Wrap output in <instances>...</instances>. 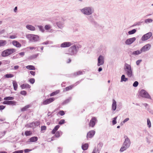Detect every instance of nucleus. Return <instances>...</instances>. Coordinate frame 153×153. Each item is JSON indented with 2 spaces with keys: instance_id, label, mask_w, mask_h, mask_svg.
I'll list each match as a JSON object with an SVG mask.
<instances>
[{
  "instance_id": "1",
  "label": "nucleus",
  "mask_w": 153,
  "mask_h": 153,
  "mask_svg": "<svg viewBox=\"0 0 153 153\" xmlns=\"http://www.w3.org/2000/svg\"><path fill=\"white\" fill-rule=\"evenodd\" d=\"M16 51V49L14 48L8 49L3 51L1 55L3 57H6L15 52Z\"/></svg>"
},
{
  "instance_id": "2",
  "label": "nucleus",
  "mask_w": 153,
  "mask_h": 153,
  "mask_svg": "<svg viewBox=\"0 0 153 153\" xmlns=\"http://www.w3.org/2000/svg\"><path fill=\"white\" fill-rule=\"evenodd\" d=\"M125 141L120 150V151L121 152H123L124 151L126 150V149L130 145V140L127 138V137H125Z\"/></svg>"
},
{
  "instance_id": "3",
  "label": "nucleus",
  "mask_w": 153,
  "mask_h": 153,
  "mask_svg": "<svg viewBox=\"0 0 153 153\" xmlns=\"http://www.w3.org/2000/svg\"><path fill=\"white\" fill-rule=\"evenodd\" d=\"M124 69L126 74L129 77H131L133 75L132 71L130 65L126 63L125 65Z\"/></svg>"
},
{
  "instance_id": "4",
  "label": "nucleus",
  "mask_w": 153,
  "mask_h": 153,
  "mask_svg": "<svg viewBox=\"0 0 153 153\" xmlns=\"http://www.w3.org/2000/svg\"><path fill=\"white\" fill-rule=\"evenodd\" d=\"M28 39L31 41H36L39 40V37L36 35L33 34H28L26 36Z\"/></svg>"
},
{
  "instance_id": "5",
  "label": "nucleus",
  "mask_w": 153,
  "mask_h": 153,
  "mask_svg": "<svg viewBox=\"0 0 153 153\" xmlns=\"http://www.w3.org/2000/svg\"><path fill=\"white\" fill-rule=\"evenodd\" d=\"M81 11L85 14L89 15L92 13V10L90 8L88 7L82 9Z\"/></svg>"
},
{
  "instance_id": "6",
  "label": "nucleus",
  "mask_w": 153,
  "mask_h": 153,
  "mask_svg": "<svg viewBox=\"0 0 153 153\" xmlns=\"http://www.w3.org/2000/svg\"><path fill=\"white\" fill-rule=\"evenodd\" d=\"M140 95L142 97L148 98L149 96L148 93L145 90H142L140 92Z\"/></svg>"
},
{
  "instance_id": "7",
  "label": "nucleus",
  "mask_w": 153,
  "mask_h": 153,
  "mask_svg": "<svg viewBox=\"0 0 153 153\" xmlns=\"http://www.w3.org/2000/svg\"><path fill=\"white\" fill-rule=\"evenodd\" d=\"M152 34L151 32H149L143 36L141 38L142 41H145L149 39L152 36Z\"/></svg>"
},
{
  "instance_id": "8",
  "label": "nucleus",
  "mask_w": 153,
  "mask_h": 153,
  "mask_svg": "<svg viewBox=\"0 0 153 153\" xmlns=\"http://www.w3.org/2000/svg\"><path fill=\"white\" fill-rule=\"evenodd\" d=\"M97 121V118L95 117H93L91 119L89 123V126L91 127H94L95 124L96 122Z\"/></svg>"
},
{
  "instance_id": "9",
  "label": "nucleus",
  "mask_w": 153,
  "mask_h": 153,
  "mask_svg": "<svg viewBox=\"0 0 153 153\" xmlns=\"http://www.w3.org/2000/svg\"><path fill=\"white\" fill-rule=\"evenodd\" d=\"M104 62V58L102 56H100L98 59L97 65L99 66L102 65Z\"/></svg>"
},
{
  "instance_id": "10",
  "label": "nucleus",
  "mask_w": 153,
  "mask_h": 153,
  "mask_svg": "<svg viewBox=\"0 0 153 153\" xmlns=\"http://www.w3.org/2000/svg\"><path fill=\"white\" fill-rule=\"evenodd\" d=\"M55 100V98L53 97L50 98L44 101L43 102V105H46L50 103Z\"/></svg>"
},
{
  "instance_id": "11",
  "label": "nucleus",
  "mask_w": 153,
  "mask_h": 153,
  "mask_svg": "<svg viewBox=\"0 0 153 153\" xmlns=\"http://www.w3.org/2000/svg\"><path fill=\"white\" fill-rule=\"evenodd\" d=\"M151 47V45L149 44H148L145 45V46L143 47L141 49L142 52H145L146 51L148 50H149V49Z\"/></svg>"
},
{
  "instance_id": "12",
  "label": "nucleus",
  "mask_w": 153,
  "mask_h": 153,
  "mask_svg": "<svg viewBox=\"0 0 153 153\" xmlns=\"http://www.w3.org/2000/svg\"><path fill=\"white\" fill-rule=\"evenodd\" d=\"M136 40L135 37H133L127 39L125 43L126 45H130L132 43Z\"/></svg>"
},
{
  "instance_id": "13",
  "label": "nucleus",
  "mask_w": 153,
  "mask_h": 153,
  "mask_svg": "<svg viewBox=\"0 0 153 153\" xmlns=\"http://www.w3.org/2000/svg\"><path fill=\"white\" fill-rule=\"evenodd\" d=\"M95 133V131L94 130H92L89 131L87 134V137L88 139V138H91L92 137Z\"/></svg>"
},
{
  "instance_id": "14",
  "label": "nucleus",
  "mask_w": 153,
  "mask_h": 153,
  "mask_svg": "<svg viewBox=\"0 0 153 153\" xmlns=\"http://www.w3.org/2000/svg\"><path fill=\"white\" fill-rule=\"evenodd\" d=\"M72 45L71 42H64L62 43L61 45V46L62 47L65 48L68 47Z\"/></svg>"
},
{
  "instance_id": "15",
  "label": "nucleus",
  "mask_w": 153,
  "mask_h": 153,
  "mask_svg": "<svg viewBox=\"0 0 153 153\" xmlns=\"http://www.w3.org/2000/svg\"><path fill=\"white\" fill-rule=\"evenodd\" d=\"M76 48L75 46H73L71 47L69 49L70 51V54L71 55H72L74 54L75 51H76Z\"/></svg>"
},
{
  "instance_id": "16",
  "label": "nucleus",
  "mask_w": 153,
  "mask_h": 153,
  "mask_svg": "<svg viewBox=\"0 0 153 153\" xmlns=\"http://www.w3.org/2000/svg\"><path fill=\"white\" fill-rule=\"evenodd\" d=\"M13 45L17 47L20 48L21 47V44L16 41L14 40L13 41Z\"/></svg>"
},
{
  "instance_id": "17",
  "label": "nucleus",
  "mask_w": 153,
  "mask_h": 153,
  "mask_svg": "<svg viewBox=\"0 0 153 153\" xmlns=\"http://www.w3.org/2000/svg\"><path fill=\"white\" fill-rule=\"evenodd\" d=\"M142 51L141 50H138L133 52L132 53L131 52L130 53V54L134 55H138L142 53Z\"/></svg>"
},
{
  "instance_id": "18",
  "label": "nucleus",
  "mask_w": 153,
  "mask_h": 153,
  "mask_svg": "<svg viewBox=\"0 0 153 153\" xmlns=\"http://www.w3.org/2000/svg\"><path fill=\"white\" fill-rule=\"evenodd\" d=\"M21 87L22 89L27 88H30V86L27 84H24L21 85Z\"/></svg>"
},
{
  "instance_id": "19",
  "label": "nucleus",
  "mask_w": 153,
  "mask_h": 153,
  "mask_svg": "<svg viewBox=\"0 0 153 153\" xmlns=\"http://www.w3.org/2000/svg\"><path fill=\"white\" fill-rule=\"evenodd\" d=\"M13 84L14 90L16 91L18 88L17 82L16 81L13 80Z\"/></svg>"
},
{
  "instance_id": "20",
  "label": "nucleus",
  "mask_w": 153,
  "mask_h": 153,
  "mask_svg": "<svg viewBox=\"0 0 153 153\" xmlns=\"http://www.w3.org/2000/svg\"><path fill=\"white\" fill-rule=\"evenodd\" d=\"M112 109L113 110H115L116 108V102L114 100H113V103L112 104Z\"/></svg>"
},
{
  "instance_id": "21",
  "label": "nucleus",
  "mask_w": 153,
  "mask_h": 153,
  "mask_svg": "<svg viewBox=\"0 0 153 153\" xmlns=\"http://www.w3.org/2000/svg\"><path fill=\"white\" fill-rule=\"evenodd\" d=\"M60 126L59 125H57L54 128L53 130L51 131V133L53 134H55L56 131H57V130L59 129V128Z\"/></svg>"
},
{
  "instance_id": "22",
  "label": "nucleus",
  "mask_w": 153,
  "mask_h": 153,
  "mask_svg": "<svg viewBox=\"0 0 153 153\" xmlns=\"http://www.w3.org/2000/svg\"><path fill=\"white\" fill-rule=\"evenodd\" d=\"M37 140L38 138L36 137H33L29 139V141L30 142H34L36 141Z\"/></svg>"
},
{
  "instance_id": "23",
  "label": "nucleus",
  "mask_w": 153,
  "mask_h": 153,
  "mask_svg": "<svg viewBox=\"0 0 153 153\" xmlns=\"http://www.w3.org/2000/svg\"><path fill=\"white\" fill-rule=\"evenodd\" d=\"M26 27L28 30H34L35 28L33 26L30 25H28L26 26Z\"/></svg>"
},
{
  "instance_id": "24",
  "label": "nucleus",
  "mask_w": 153,
  "mask_h": 153,
  "mask_svg": "<svg viewBox=\"0 0 153 153\" xmlns=\"http://www.w3.org/2000/svg\"><path fill=\"white\" fill-rule=\"evenodd\" d=\"M7 44V41L4 40H0V47L4 46Z\"/></svg>"
},
{
  "instance_id": "25",
  "label": "nucleus",
  "mask_w": 153,
  "mask_h": 153,
  "mask_svg": "<svg viewBox=\"0 0 153 153\" xmlns=\"http://www.w3.org/2000/svg\"><path fill=\"white\" fill-rule=\"evenodd\" d=\"M88 143H85L82 146V148L83 150H87L88 148Z\"/></svg>"
},
{
  "instance_id": "26",
  "label": "nucleus",
  "mask_w": 153,
  "mask_h": 153,
  "mask_svg": "<svg viewBox=\"0 0 153 153\" xmlns=\"http://www.w3.org/2000/svg\"><path fill=\"white\" fill-rule=\"evenodd\" d=\"M26 68L29 70H35V68L33 65H29L26 66Z\"/></svg>"
},
{
  "instance_id": "27",
  "label": "nucleus",
  "mask_w": 153,
  "mask_h": 153,
  "mask_svg": "<svg viewBox=\"0 0 153 153\" xmlns=\"http://www.w3.org/2000/svg\"><path fill=\"white\" fill-rule=\"evenodd\" d=\"M16 104V102L14 101H8L7 105H15Z\"/></svg>"
},
{
  "instance_id": "28",
  "label": "nucleus",
  "mask_w": 153,
  "mask_h": 153,
  "mask_svg": "<svg viewBox=\"0 0 153 153\" xmlns=\"http://www.w3.org/2000/svg\"><path fill=\"white\" fill-rule=\"evenodd\" d=\"M13 75L12 74H6L4 76V77L6 78H9L12 77H13Z\"/></svg>"
},
{
  "instance_id": "29",
  "label": "nucleus",
  "mask_w": 153,
  "mask_h": 153,
  "mask_svg": "<svg viewBox=\"0 0 153 153\" xmlns=\"http://www.w3.org/2000/svg\"><path fill=\"white\" fill-rule=\"evenodd\" d=\"M128 80V78H126L124 75H123L121 77V82L126 81Z\"/></svg>"
},
{
  "instance_id": "30",
  "label": "nucleus",
  "mask_w": 153,
  "mask_h": 153,
  "mask_svg": "<svg viewBox=\"0 0 153 153\" xmlns=\"http://www.w3.org/2000/svg\"><path fill=\"white\" fill-rule=\"evenodd\" d=\"M30 105H27L25 107H23L21 109V111H26L27 108H30Z\"/></svg>"
},
{
  "instance_id": "31",
  "label": "nucleus",
  "mask_w": 153,
  "mask_h": 153,
  "mask_svg": "<svg viewBox=\"0 0 153 153\" xmlns=\"http://www.w3.org/2000/svg\"><path fill=\"white\" fill-rule=\"evenodd\" d=\"M59 90L56 91H55L53 92L50 94V96L51 97L55 95H56L57 94H58L59 93Z\"/></svg>"
},
{
  "instance_id": "32",
  "label": "nucleus",
  "mask_w": 153,
  "mask_h": 153,
  "mask_svg": "<svg viewBox=\"0 0 153 153\" xmlns=\"http://www.w3.org/2000/svg\"><path fill=\"white\" fill-rule=\"evenodd\" d=\"M39 124V122H36L34 123H32L30 124V127L33 126H38Z\"/></svg>"
},
{
  "instance_id": "33",
  "label": "nucleus",
  "mask_w": 153,
  "mask_h": 153,
  "mask_svg": "<svg viewBox=\"0 0 153 153\" xmlns=\"http://www.w3.org/2000/svg\"><path fill=\"white\" fill-rule=\"evenodd\" d=\"M55 136L56 137H59L60 135L62 134V132H59V131H57L55 133Z\"/></svg>"
},
{
  "instance_id": "34",
  "label": "nucleus",
  "mask_w": 153,
  "mask_h": 153,
  "mask_svg": "<svg viewBox=\"0 0 153 153\" xmlns=\"http://www.w3.org/2000/svg\"><path fill=\"white\" fill-rule=\"evenodd\" d=\"M32 134V132L31 131H27L25 132V134L27 136L30 135Z\"/></svg>"
},
{
  "instance_id": "35",
  "label": "nucleus",
  "mask_w": 153,
  "mask_h": 153,
  "mask_svg": "<svg viewBox=\"0 0 153 153\" xmlns=\"http://www.w3.org/2000/svg\"><path fill=\"white\" fill-rule=\"evenodd\" d=\"M14 98L13 97H7L4 98V100H13Z\"/></svg>"
},
{
  "instance_id": "36",
  "label": "nucleus",
  "mask_w": 153,
  "mask_h": 153,
  "mask_svg": "<svg viewBox=\"0 0 153 153\" xmlns=\"http://www.w3.org/2000/svg\"><path fill=\"white\" fill-rule=\"evenodd\" d=\"M74 86L73 85H71L69 86L68 87H66L65 88V90L66 91H68L72 89V88Z\"/></svg>"
},
{
  "instance_id": "37",
  "label": "nucleus",
  "mask_w": 153,
  "mask_h": 153,
  "mask_svg": "<svg viewBox=\"0 0 153 153\" xmlns=\"http://www.w3.org/2000/svg\"><path fill=\"white\" fill-rule=\"evenodd\" d=\"M136 32V30L135 29H133L129 31L128 33L129 34H132L135 33Z\"/></svg>"
},
{
  "instance_id": "38",
  "label": "nucleus",
  "mask_w": 153,
  "mask_h": 153,
  "mask_svg": "<svg viewBox=\"0 0 153 153\" xmlns=\"http://www.w3.org/2000/svg\"><path fill=\"white\" fill-rule=\"evenodd\" d=\"M147 125L149 128H150L151 126V123L149 119H148L147 120Z\"/></svg>"
},
{
  "instance_id": "39",
  "label": "nucleus",
  "mask_w": 153,
  "mask_h": 153,
  "mask_svg": "<svg viewBox=\"0 0 153 153\" xmlns=\"http://www.w3.org/2000/svg\"><path fill=\"white\" fill-rule=\"evenodd\" d=\"M117 117H115L113 118V120L112 121V123L113 125L115 124L116 123V119H117Z\"/></svg>"
},
{
  "instance_id": "40",
  "label": "nucleus",
  "mask_w": 153,
  "mask_h": 153,
  "mask_svg": "<svg viewBox=\"0 0 153 153\" xmlns=\"http://www.w3.org/2000/svg\"><path fill=\"white\" fill-rule=\"evenodd\" d=\"M71 100V98H69V99H68L66 100H65L63 102V104H66V103H68Z\"/></svg>"
},
{
  "instance_id": "41",
  "label": "nucleus",
  "mask_w": 153,
  "mask_h": 153,
  "mask_svg": "<svg viewBox=\"0 0 153 153\" xmlns=\"http://www.w3.org/2000/svg\"><path fill=\"white\" fill-rule=\"evenodd\" d=\"M82 71H79L78 72H77L76 73H75L74 74L75 76L78 75H81L82 74Z\"/></svg>"
},
{
  "instance_id": "42",
  "label": "nucleus",
  "mask_w": 153,
  "mask_h": 153,
  "mask_svg": "<svg viewBox=\"0 0 153 153\" xmlns=\"http://www.w3.org/2000/svg\"><path fill=\"white\" fill-rule=\"evenodd\" d=\"M45 28L46 30H48L51 28V27L50 25H46L45 26Z\"/></svg>"
},
{
  "instance_id": "43",
  "label": "nucleus",
  "mask_w": 153,
  "mask_h": 153,
  "mask_svg": "<svg viewBox=\"0 0 153 153\" xmlns=\"http://www.w3.org/2000/svg\"><path fill=\"white\" fill-rule=\"evenodd\" d=\"M57 25L59 28H61L62 27V24H61L60 22H58L57 23Z\"/></svg>"
},
{
  "instance_id": "44",
  "label": "nucleus",
  "mask_w": 153,
  "mask_h": 153,
  "mask_svg": "<svg viewBox=\"0 0 153 153\" xmlns=\"http://www.w3.org/2000/svg\"><path fill=\"white\" fill-rule=\"evenodd\" d=\"M23 150H19L15 151L13 152V153H23Z\"/></svg>"
},
{
  "instance_id": "45",
  "label": "nucleus",
  "mask_w": 153,
  "mask_h": 153,
  "mask_svg": "<svg viewBox=\"0 0 153 153\" xmlns=\"http://www.w3.org/2000/svg\"><path fill=\"white\" fill-rule=\"evenodd\" d=\"M59 114L63 116L65 114V113L63 111H61L59 112Z\"/></svg>"
},
{
  "instance_id": "46",
  "label": "nucleus",
  "mask_w": 153,
  "mask_h": 153,
  "mask_svg": "<svg viewBox=\"0 0 153 153\" xmlns=\"http://www.w3.org/2000/svg\"><path fill=\"white\" fill-rule=\"evenodd\" d=\"M29 81L31 84H33L35 82V79L33 78H31L29 80Z\"/></svg>"
},
{
  "instance_id": "47",
  "label": "nucleus",
  "mask_w": 153,
  "mask_h": 153,
  "mask_svg": "<svg viewBox=\"0 0 153 153\" xmlns=\"http://www.w3.org/2000/svg\"><path fill=\"white\" fill-rule=\"evenodd\" d=\"M138 84V83L137 81L135 82L133 84V86L134 87H137Z\"/></svg>"
},
{
  "instance_id": "48",
  "label": "nucleus",
  "mask_w": 153,
  "mask_h": 153,
  "mask_svg": "<svg viewBox=\"0 0 153 153\" xmlns=\"http://www.w3.org/2000/svg\"><path fill=\"white\" fill-rule=\"evenodd\" d=\"M65 123V120H61L59 122V124L60 125H61L64 123Z\"/></svg>"
},
{
  "instance_id": "49",
  "label": "nucleus",
  "mask_w": 153,
  "mask_h": 153,
  "mask_svg": "<svg viewBox=\"0 0 153 153\" xmlns=\"http://www.w3.org/2000/svg\"><path fill=\"white\" fill-rule=\"evenodd\" d=\"M26 92L24 91H22L20 92V94L22 95H25L26 94Z\"/></svg>"
},
{
  "instance_id": "50",
  "label": "nucleus",
  "mask_w": 153,
  "mask_h": 153,
  "mask_svg": "<svg viewBox=\"0 0 153 153\" xmlns=\"http://www.w3.org/2000/svg\"><path fill=\"white\" fill-rule=\"evenodd\" d=\"M152 20L151 19H148L145 20V22L146 23L150 22H152Z\"/></svg>"
},
{
  "instance_id": "51",
  "label": "nucleus",
  "mask_w": 153,
  "mask_h": 153,
  "mask_svg": "<svg viewBox=\"0 0 153 153\" xmlns=\"http://www.w3.org/2000/svg\"><path fill=\"white\" fill-rule=\"evenodd\" d=\"M31 151V149H26L24 150V152H30Z\"/></svg>"
},
{
  "instance_id": "52",
  "label": "nucleus",
  "mask_w": 153,
  "mask_h": 153,
  "mask_svg": "<svg viewBox=\"0 0 153 153\" xmlns=\"http://www.w3.org/2000/svg\"><path fill=\"white\" fill-rule=\"evenodd\" d=\"M16 38V36L15 35L11 36L10 37V39H13Z\"/></svg>"
},
{
  "instance_id": "53",
  "label": "nucleus",
  "mask_w": 153,
  "mask_h": 153,
  "mask_svg": "<svg viewBox=\"0 0 153 153\" xmlns=\"http://www.w3.org/2000/svg\"><path fill=\"white\" fill-rule=\"evenodd\" d=\"M46 127L45 126H42L41 127V129L42 130H45L46 129Z\"/></svg>"
},
{
  "instance_id": "54",
  "label": "nucleus",
  "mask_w": 153,
  "mask_h": 153,
  "mask_svg": "<svg viewBox=\"0 0 153 153\" xmlns=\"http://www.w3.org/2000/svg\"><path fill=\"white\" fill-rule=\"evenodd\" d=\"M5 106L3 105H0V110H2L4 109L5 108Z\"/></svg>"
},
{
  "instance_id": "55",
  "label": "nucleus",
  "mask_w": 153,
  "mask_h": 153,
  "mask_svg": "<svg viewBox=\"0 0 153 153\" xmlns=\"http://www.w3.org/2000/svg\"><path fill=\"white\" fill-rule=\"evenodd\" d=\"M18 55H19L20 56H23L24 55H25V53L23 52H21V53H19L18 54Z\"/></svg>"
},
{
  "instance_id": "56",
  "label": "nucleus",
  "mask_w": 153,
  "mask_h": 153,
  "mask_svg": "<svg viewBox=\"0 0 153 153\" xmlns=\"http://www.w3.org/2000/svg\"><path fill=\"white\" fill-rule=\"evenodd\" d=\"M142 60H137V62H136V64L137 65H138L141 62Z\"/></svg>"
},
{
  "instance_id": "57",
  "label": "nucleus",
  "mask_w": 153,
  "mask_h": 153,
  "mask_svg": "<svg viewBox=\"0 0 153 153\" xmlns=\"http://www.w3.org/2000/svg\"><path fill=\"white\" fill-rule=\"evenodd\" d=\"M30 74L34 76L35 75V72L32 71H30Z\"/></svg>"
},
{
  "instance_id": "58",
  "label": "nucleus",
  "mask_w": 153,
  "mask_h": 153,
  "mask_svg": "<svg viewBox=\"0 0 153 153\" xmlns=\"http://www.w3.org/2000/svg\"><path fill=\"white\" fill-rule=\"evenodd\" d=\"M129 120V119L128 118H126L123 121V123H125V122H127V121H128V120Z\"/></svg>"
},
{
  "instance_id": "59",
  "label": "nucleus",
  "mask_w": 153,
  "mask_h": 153,
  "mask_svg": "<svg viewBox=\"0 0 153 153\" xmlns=\"http://www.w3.org/2000/svg\"><path fill=\"white\" fill-rule=\"evenodd\" d=\"M39 28L40 30H41L42 32H43L44 29L41 26H39Z\"/></svg>"
},
{
  "instance_id": "60",
  "label": "nucleus",
  "mask_w": 153,
  "mask_h": 153,
  "mask_svg": "<svg viewBox=\"0 0 153 153\" xmlns=\"http://www.w3.org/2000/svg\"><path fill=\"white\" fill-rule=\"evenodd\" d=\"M97 150L96 149H94L92 152V153H97Z\"/></svg>"
},
{
  "instance_id": "61",
  "label": "nucleus",
  "mask_w": 153,
  "mask_h": 153,
  "mask_svg": "<svg viewBox=\"0 0 153 153\" xmlns=\"http://www.w3.org/2000/svg\"><path fill=\"white\" fill-rule=\"evenodd\" d=\"M8 101H4L2 102V103L4 104L7 105Z\"/></svg>"
},
{
  "instance_id": "62",
  "label": "nucleus",
  "mask_w": 153,
  "mask_h": 153,
  "mask_svg": "<svg viewBox=\"0 0 153 153\" xmlns=\"http://www.w3.org/2000/svg\"><path fill=\"white\" fill-rule=\"evenodd\" d=\"M28 48H29L30 50H33V49H35L36 48H35V47H29Z\"/></svg>"
},
{
  "instance_id": "63",
  "label": "nucleus",
  "mask_w": 153,
  "mask_h": 153,
  "mask_svg": "<svg viewBox=\"0 0 153 153\" xmlns=\"http://www.w3.org/2000/svg\"><path fill=\"white\" fill-rule=\"evenodd\" d=\"M19 68V66L17 65L15 66L14 67V69L15 70L18 69Z\"/></svg>"
},
{
  "instance_id": "64",
  "label": "nucleus",
  "mask_w": 153,
  "mask_h": 153,
  "mask_svg": "<svg viewBox=\"0 0 153 153\" xmlns=\"http://www.w3.org/2000/svg\"><path fill=\"white\" fill-rule=\"evenodd\" d=\"M5 30H2L1 31L0 33L1 34L5 32Z\"/></svg>"
}]
</instances>
